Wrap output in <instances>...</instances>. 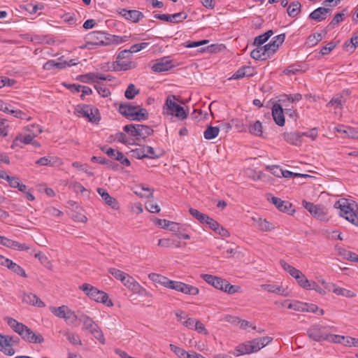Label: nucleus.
Wrapping results in <instances>:
<instances>
[{
    "label": "nucleus",
    "instance_id": "nucleus-1",
    "mask_svg": "<svg viewBox=\"0 0 358 358\" xmlns=\"http://www.w3.org/2000/svg\"><path fill=\"white\" fill-rule=\"evenodd\" d=\"M148 278L154 282L159 283L165 287L174 289L185 294L195 296L199 294V289L196 287L182 282L170 280L167 277L158 273H150Z\"/></svg>",
    "mask_w": 358,
    "mask_h": 358
},
{
    "label": "nucleus",
    "instance_id": "nucleus-2",
    "mask_svg": "<svg viewBox=\"0 0 358 358\" xmlns=\"http://www.w3.org/2000/svg\"><path fill=\"white\" fill-rule=\"evenodd\" d=\"M4 320L8 326L26 342L30 343H42L44 338L41 334H36L30 328L23 323L19 322L10 317H5Z\"/></svg>",
    "mask_w": 358,
    "mask_h": 358
},
{
    "label": "nucleus",
    "instance_id": "nucleus-3",
    "mask_svg": "<svg viewBox=\"0 0 358 358\" xmlns=\"http://www.w3.org/2000/svg\"><path fill=\"white\" fill-rule=\"evenodd\" d=\"M119 113L130 120H145L149 114L145 108L140 106H132L130 103H121L118 108Z\"/></svg>",
    "mask_w": 358,
    "mask_h": 358
},
{
    "label": "nucleus",
    "instance_id": "nucleus-4",
    "mask_svg": "<svg viewBox=\"0 0 358 358\" xmlns=\"http://www.w3.org/2000/svg\"><path fill=\"white\" fill-rule=\"evenodd\" d=\"M307 336L316 342L329 341L332 342L334 334L328 331V327L320 324L311 325L306 331Z\"/></svg>",
    "mask_w": 358,
    "mask_h": 358
},
{
    "label": "nucleus",
    "instance_id": "nucleus-5",
    "mask_svg": "<svg viewBox=\"0 0 358 358\" xmlns=\"http://www.w3.org/2000/svg\"><path fill=\"white\" fill-rule=\"evenodd\" d=\"M176 96L175 95H169L167 96L165 104L163 107L164 113L168 115L175 116L180 120L187 118L188 112L183 107L176 103Z\"/></svg>",
    "mask_w": 358,
    "mask_h": 358
},
{
    "label": "nucleus",
    "instance_id": "nucleus-6",
    "mask_svg": "<svg viewBox=\"0 0 358 358\" xmlns=\"http://www.w3.org/2000/svg\"><path fill=\"white\" fill-rule=\"evenodd\" d=\"M335 208L340 209L339 215L355 226H358V216L354 208L345 199H341L334 205Z\"/></svg>",
    "mask_w": 358,
    "mask_h": 358
},
{
    "label": "nucleus",
    "instance_id": "nucleus-7",
    "mask_svg": "<svg viewBox=\"0 0 358 358\" xmlns=\"http://www.w3.org/2000/svg\"><path fill=\"white\" fill-rule=\"evenodd\" d=\"M79 289L83 290L91 299L99 303L107 304L108 306H113L112 301L108 300V295L106 292L99 290L95 287L84 283L79 287Z\"/></svg>",
    "mask_w": 358,
    "mask_h": 358
},
{
    "label": "nucleus",
    "instance_id": "nucleus-8",
    "mask_svg": "<svg viewBox=\"0 0 358 358\" xmlns=\"http://www.w3.org/2000/svg\"><path fill=\"white\" fill-rule=\"evenodd\" d=\"M75 113L78 116L85 117L92 123H98L101 120L99 110L90 105L80 104L76 106Z\"/></svg>",
    "mask_w": 358,
    "mask_h": 358
},
{
    "label": "nucleus",
    "instance_id": "nucleus-9",
    "mask_svg": "<svg viewBox=\"0 0 358 358\" xmlns=\"http://www.w3.org/2000/svg\"><path fill=\"white\" fill-rule=\"evenodd\" d=\"M303 206L315 218L324 220L327 213V208L323 205H315L313 203L302 201Z\"/></svg>",
    "mask_w": 358,
    "mask_h": 358
},
{
    "label": "nucleus",
    "instance_id": "nucleus-10",
    "mask_svg": "<svg viewBox=\"0 0 358 358\" xmlns=\"http://www.w3.org/2000/svg\"><path fill=\"white\" fill-rule=\"evenodd\" d=\"M108 34L103 31H92L87 35V44L93 45H110L108 41Z\"/></svg>",
    "mask_w": 358,
    "mask_h": 358
},
{
    "label": "nucleus",
    "instance_id": "nucleus-11",
    "mask_svg": "<svg viewBox=\"0 0 358 358\" xmlns=\"http://www.w3.org/2000/svg\"><path fill=\"white\" fill-rule=\"evenodd\" d=\"M275 52L268 43L262 46L258 45L250 52V57L255 60H266L270 58Z\"/></svg>",
    "mask_w": 358,
    "mask_h": 358
},
{
    "label": "nucleus",
    "instance_id": "nucleus-12",
    "mask_svg": "<svg viewBox=\"0 0 358 358\" xmlns=\"http://www.w3.org/2000/svg\"><path fill=\"white\" fill-rule=\"evenodd\" d=\"M267 199L281 212L290 215L295 212V210L292 208V204L289 201H282L280 198L272 196L271 194L267 195Z\"/></svg>",
    "mask_w": 358,
    "mask_h": 358
},
{
    "label": "nucleus",
    "instance_id": "nucleus-13",
    "mask_svg": "<svg viewBox=\"0 0 358 358\" xmlns=\"http://www.w3.org/2000/svg\"><path fill=\"white\" fill-rule=\"evenodd\" d=\"M154 17L168 22L178 23L185 20L187 17V15L185 13L180 12L173 15L155 14Z\"/></svg>",
    "mask_w": 358,
    "mask_h": 358
},
{
    "label": "nucleus",
    "instance_id": "nucleus-14",
    "mask_svg": "<svg viewBox=\"0 0 358 358\" xmlns=\"http://www.w3.org/2000/svg\"><path fill=\"white\" fill-rule=\"evenodd\" d=\"M172 61L169 57H164L156 61V63L152 66V70L155 72H164L169 71L173 68Z\"/></svg>",
    "mask_w": 358,
    "mask_h": 358
},
{
    "label": "nucleus",
    "instance_id": "nucleus-15",
    "mask_svg": "<svg viewBox=\"0 0 358 358\" xmlns=\"http://www.w3.org/2000/svg\"><path fill=\"white\" fill-rule=\"evenodd\" d=\"M272 116L275 124L280 127L285 125L284 111L280 103H275L272 107Z\"/></svg>",
    "mask_w": 358,
    "mask_h": 358
},
{
    "label": "nucleus",
    "instance_id": "nucleus-16",
    "mask_svg": "<svg viewBox=\"0 0 358 358\" xmlns=\"http://www.w3.org/2000/svg\"><path fill=\"white\" fill-rule=\"evenodd\" d=\"M201 278L215 289L221 291L223 289V285L225 283V279L210 274H201Z\"/></svg>",
    "mask_w": 358,
    "mask_h": 358
},
{
    "label": "nucleus",
    "instance_id": "nucleus-17",
    "mask_svg": "<svg viewBox=\"0 0 358 358\" xmlns=\"http://www.w3.org/2000/svg\"><path fill=\"white\" fill-rule=\"evenodd\" d=\"M96 191L101 196L106 204L111 207L113 209H119L120 206L117 199L111 196L106 189L101 187H99L97 188Z\"/></svg>",
    "mask_w": 358,
    "mask_h": 358
},
{
    "label": "nucleus",
    "instance_id": "nucleus-18",
    "mask_svg": "<svg viewBox=\"0 0 358 358\" xmlns=\"http://www.w3.org/2000/svg\"><path fill=\"white\" fill-rule=\"evenodd\" d=\"M4 354L6 355L12 356L15 354V351L13 348L14 344H18L20 338L17 336H10L4 335Z\"/></svg>",
    "mask_w": 358,
    "mask_h": 358
},
{
    "label": "nucleus",
    "instance_id": "nucleus-19",
    "mask_svg": "<svg viewBox=\"0 0 358 358\" xmlns=\"http://www.w3.org/2000/svg\"><path fill=\"white\" fill-rule=\"evenodd\" d=\"M137 66V64L135 62L131 61H122V59H117L113 64V71H127L129 69H135Z\"/></svg>",
    "mask_w": 358,
    "mask_h": 358
},
{
    "label": "nucleus",
    "instance_id": "nucleus-20",
    "mask_svg": "<svg viewBox=\"0 0 358 358\" xmlns=\"http://www.w3.org/2000/svg\"><path fill=\"white\" fill-rule=\"evenodd\" d=\"M79 320L83 324V330L88 331L90 333L95 330L99 326L88 315L81 314Z\"/></svg>",
    "mask_w": 358,
    "mask_h": 358
},
{
    "label": "nucleus",
    "instance_id": "nucleus-21",
    "mask_svg": "<svg viewBox=\"0 0 358 358\" xmlns=\"http://www.w3.org/2000/svg\"><path fill=\"white\" fill-rule=\"evenodd\" d=\"M331 10L324 7H320L310 13L308 18L317 22H321L326 19L327 14L330 13Z\"/></svg>",
    "mask_w": 358,
    "mask_h": 358
},
{
    "label": "nucleus",
    "instance_id": "nucleus-22",
    "mask_svg": "<svg viewBox=\"0 0 358 358\" xmlns=\"http://www.w3.org/2000/svg\"><path fill=\"white\" fill-rule=\"evenodd\" d=\"M22 301L27 304L37 306L40 308H43L45 306L43 301H42L36 294L32 293L24 294L22 297Z\"/></svg>",
    "mask_w": 358,
    "mask_h": 358
},
{
    "label": "nucleus",
    "instance_id": "nucleus-23",
    "mask_svg": "<svg viewBox=\"0 0 358 358\" xmlns=\"http://www.w3.org/2000/svg\"><path fill=\"white\" fill-rule=\"evenodd\" d=\"M123 285L129 289L134 292H138L141 288L140 284L129 274L126 276L124 281L122 282Z\"/></svg>",
    "mask_w": 358,
    "mask_h": 358
},
{
    "label": "nucleus",
    "instance_id": "nucleus-24",
    "mask_svg": "<svg viewBox=\"0 0 358 358\" xmlns=\"http://www.w3.org/2000/svg\"><path fill=\"white\" fill-rule=\"evenodd\" d=\"M284 139L294 145H300L301 144V134L298 132L284 133Z\"/></svg>",
    "mask_w": 358,
    "mask_h": 358
},
{
    "label": "nucleus",
    "instance_id": "nucleus-25",
    "mask_svg": "<svg viewBox=\"0 0 358 358\" xmlns=\"http://www.w3.org/2000/svg\"><path fill=\"white\" fill-rule=\"evenodd\" d=\"M252 347L253 345L252 343V340L240 344L236 348V351L238 352L236 355L238 356L241 355L250 354L255 352L254 349H252Z\"/></svg>",
    "mask_w": 358,
    "mask_h": 358
},
{
    "label": "nucleus",
    "instance_id": "nucleus-26",
    "mask_svg": "<svg viewBox=\"0 0 358 358\" xmlns=\"http://www.w3.org/2000/svg\"><path fill=\"white\" fill-rule=\"evenodd\" d=\"M354 338L334 334L331 343H341L345 346H354Z\"/></svg>",
    "mask_w": 358,
    "mask_h": 358
},
{
    "label": "nucleus",
    "instance_id": "nucleus-27",
    "mask_svg": "<svg viewBox=\"0 0 358 358\" xmlns=\"http://www.w3.org/2000/svg\"><path fill=\"white\" fill-rule=\"evenodd\" d=\"M301 10V4L299 1H292L287 9V14L291 17H296Z\"/></svg>",
    "mask_w": 358,
    "mask_h": 358
},
{
    "label": "nucleus",
    "instance_id": "nucleus-28",
    "mask_svg": "<svg viewBox=\"0 0 358 358\" xmlns=\"http://www.w3.org/2000/svg\"><path fill=\"white\" fill-rule=\"evenodd\" d=\"M280 264L282 267V268L287 272H288L290 274V275H292L293 278H294L295 279L299 278V276L302 273L301 271L289 265L288 263H287L285 260L282 259L280 261Z\"/></svg>",
    "mask_w": 358,
    "mask_h": 358
},
{
    "label": "nucleus",
    "instance_id": "nucleus-29",
    "mask_svg": "<svg viewBox=\"0 0 358 358\" xmlns=\"http://www.w3.org/2000/svg\"><path fill=\"white\" fill-rule=\"evenodd\" d=\"M91 161L92 162H96V163H99V164H105L106 165L108 168L113 169V170H116L118 167V164L110 161V160H108L106 158H103V157H96V156H94L91 158Z\"/></svg>",
    "mask_w": 358,
    "mask_h": 358
},
{
    "label": "nucleus",
    "instance_id": "nucleus-30",
    "mask_svg": "<svg viewBox=\"0 0 358 358\" xmlns=\"http://www.w3.org/2000/svg\"><path fill=\"white\" fill-rule=\"evenodd\" d=\"M50 310L57 317L66 320L69 308L66 306H62L58 308L51 307Z\"/></svg>",
    "mask_w": 358,
    "mask_h": 358
},
{
    "label": "nucleus",
    "instance_id": "nucleus-31",
    "mask_svg": "<svg viewBox=\"0 0 358 358\" xmlns=\"http://www.w3.org/2000/svg\"><path fill=\"white\" fill-rule=\"evenodd\" d=\"M154 133V130L147 125L139 124L138 127V141L145 139L148 136H151Z\"/></svg>",
    "mask_w": 358,
    "mask_h": 358
},
{
    "label": "nucleus",
    "instance_id": "nucleus-32",
    "mask_svg": "<svg viewBox=\"0 0 358 358\" xmlns=\"http://www.w3.org/2000/svg\"><path fill=\"white\" fill-rule=\"evenodd\" d=\"M273 34V30L270 29V30H268L264 34L257 36V37H255V38L254 40V45L256 46L263 45L264 43H266L269 39V38Z\"/></svg>",
    "mask_w": 358,
    "mask_h": 358
},
{
    "label": "nucleus",
    "instance_id": "nucleus-33",
    "mask_svg": "<svg viewBox=\"0 0 358 358\" xmlns=\"http://www.w3.org/2000/svg\"><path fill=\"white\" fill-rule=\"evenodd\" d=\"M138 124H130L125 125L123 130L131 136L135 137V140L138 141Z\"/></svg>",
    "mask_w": 358,
    "mask_h": 358
},
{
    "label": "nucleus",
    "instance_id": "nucleus-34",
    "mask_svg": "<svg viewBox=\"0 0 358 358\" xmlns=\"http://www.w3.org/2000/svg\"><path fill=\"white\" fill-rule=\"evenodd\" d=\"M127 13V20H131L134 23H136L144 17L142 12L137 10H129Z\"/></svg>",
    "mask_w": 358,
    "mask_h": 358
},
{
    "label": "nucleus",
    "instance_id": "nucleus-35",
    "mask_svg": "<svg viewBox=\"0 0 358 358\" xmlns=\"http://www.w3.org/2000/svg\"><path fill=\"white\" fill-rule=\"evenodd\" d=\"M34 138L33 136L31 134H28L25 136H23L22 135H18L15 137V138L13 141V143L11 145V148H13L15 146H18V142H21L25 145L30 144L32 143V139Z\"/></svg>",
    "mask_w": 358,
    "mask_h": 358
},
{
    "label": "nucleus",
    "instance_id": "nucleus-36",
    "mask_svg": "<svg viewBox=\"0 0 358 358\" xmlns=\"http://www.w3.org/2000/svg\"><path fill=\"white\" fill-rule=\"evenodd\" d=\"M219 131L218 127L208 126L203 133L204 138L207 140H212L217 136Z\"/></svg>",
    "mask_w": 358,
    "mask_h": 358
},
{
    "label": "nucleus",
    "instance_id": "nucleus-37",
    "mask_svg": "<svg viewBox=\"0 0 358 358\" xmlns=\"http://www.w3.org/2000/svg\"><path fill=\"white\" fill-rule=\"evenodd\" d=\"M189 212L191 215H192L195 219L199 221L201 224H205V222L208 219L209 216L205 213H201L198 210L190 208L189 209Z\"/></svg>",
    "mask_w": 358,
    "mask_h": 358
},
{
    "label": "nucleus",
    "instance_id": "nucleus-38",
    "mask_svg": "<svg viewBox=\"0 0 358 358\" xmlns=\"http://www.w3.org/2000/svg\"><path fill=\"white\" fill-rule=\"evenodd\" d=\"M153 192L154 190L152 189L141 186L138 187L137 189L134 191V193L141 198H150L152 197Z\"/></svg>",
    "mask_w": 358,
    "mask_h": 358
},
{
    "label": "nucleus",
    "instance_id": "nucleus-39",
    "mask_svg": "<svg viewBox=\"0 0 358 358\" xmlns=\"http://www.w3.org/2000/svg\"><path fill=\"white\" fill-rule=\"evenodd\" d=\"M252 219L257 222L258 227L262 231H268L273 229V224L265 219L261 217H258L257 220L255 217H252Z\"/></svg>",
    "mask_w": 358,
    "mask_h": 358
},
{
    "label": "nucleus",
    "instance_id": "nucleus-40",
    "mask_svg": "<svg viewBox=\"0 0 358 358\" xmlns=\"http://www.w3.org/2000/svg\"><path fill=\"white\" fill-rule=\"evenodd\" d=\"M7 268L11 270L15 273L24 278H27L25 271L20 266L14 263L12 260H10V262L8 263Z\"/></svg>",
    "mask_w": 358,
    "mask_h": 358
},
{
    "label": "nucleus",
    "instance_id": "nucleus-41",
    "mask_svg": "<svg viewBox=\"0 0 358 358\" xmlns=\"http://www.w3.org/2000/svg\"><path fill=\"white\" fill-rule=\"evenodd\" d=\"M249 131L250 134L257 136H263L262 132V125L260 121L257 120L250 125L249 128Z\"/></svg>",
    "mask_w": 358,
    "mask_h": 358
},
{
    "label": "nucleus",
    "instance_id": "nucleus-42",
    "mask_svg": "<svg viewBox=\"0 0 358 358\" xmlns=\"http://www.w3.org/2000/svg\"><path fill=\"white\" fill-rule=\"evenodd\" d=\"M169 348L180 358H189V352L173 344H170Z\"/></svg>",
    "mask_w": 358,
    "mask_h": 358
},
{
    "label": "nucleus",
    "instance_id": "nucleus-43",
    "mask_svg": "<svg viewBox=\"0 0 358 358\" xmlns=\"http://www.w3.org/2000/svg\"><path fill=\"white\" fill-rule=\"evenodd\" d=\"M140 93V90L136 89L132 83L129 84L124 92V96L127 99H133L136 95Z\"/></svg>",
    "mask_w": 358,
    "mask_h": 358
},
{
    "label": "nucleus",
    "instance_id": "nucleus-44",
    "mask_svg": "<svg viewBox=\"0 0 358 358\" xmlns=\"http://www.w3.org/2000/svg\"><path fill=\"white\" fill-rule=\"evenodd\" d=\"M96 74L94 73H89L84 75H80L77 77V80H80V82L89 83L90 82L92 83H96Z\"/></svg>",
    "mask_w": 358,
    "mask_h": 358
},
{
    "label": "nucleus",
    "instance_id": "nucleus-45",
    "mask_svg": "<svg viewBox=\"0 0 358 358\" xmlns=\"http://www.w3.org/2000/svg\"><path fill=\"white\" fill-rule=\"evenodd\" d=\"M299 278H296L297 283L303 289H311V282L309 281L305 275L301 273V274L299 276Z\"/></svg>",
    "mask_w": 358,
    "mask_h": 358
},
{
    "label": "nucleus",
    "instance_id": "nucleus-46",
    "mask_svg": "<svg viewBox=\"0 0 358 358\" xmlns=\"http://www.w3.org/2000/svg\"><path fill=\"white\" fill-rule=\"evenodd\" d=\"M333 292L337 295H341L348 298H352L355 296V294L352 291L345 288L336 287L333 289Z\"/></svg>",
    "mask_w": 358,
    "mask_h": 358
},
{
    "label": "nucleus",
    "instance_id": "nucleus-47",
    "mask_svg": "<svg viewBox=\"0 0 358 358\" xmlns=\"http://www.w3.org/2000/svg\"><path fill=\"white\" fill-rule=\"evenodd\" d=\"M306 306H307V303L295 301L294 303H289L287 306V308L288 309H292L296 311L305 312Z\"/></svg>",
    "mask_w": 358,
    "mask_h": 358
},
{
    "label": "nucleus",
    "instance_id": "nucleus-48",
    "mask_svg": "<svg viewBox=\"0 0 358 358\" xmlns=\"http://www.w3.org/2000/svg\"><path fill=\"white\" fill-rule=\"evenodd\" d=\"M109 273L115 277L117 280H120L121 282L124 281L126 276L128 275L122 271L117 269L115 268H110L109 269Z\"/></svg>",
    "mask_w": 358,
    "mask_h": 358
},
{
    "label": "nucleus",
    "instance_id": "nucleus-49",
    "mask_svg": "<svg viewBox=\"0 0 358 358\" xmlns=\"http://www.w3.org/2000/svg\"><path fill=\"white\" fill-rule=\"evenodd\" d=\"M145 146L141 148H136L131 150L132 155L138 159H142L148 157L149 155L145 152Z\"/></svg>",
    "mask_w": 358,
    "mask_h": 358
},
{
    "label": "nucleus",
    "instance_id": "nucleus-50",
    "mask_svg": "<svg viewBox=\"0 0 358 358\" xmlns=\"http://www.w3.org/2000/svg\"><path fill=\"white\" fill-rule=\"evenodd\" d=\"M55 162V158L53 157H43L40 158L36 162V164H38L40 166H48L50 165L52 166L53 164Z\"/></svg>",
    "mask_w": 358,
    "mask_h": 358
},
{
    "label": "nucleus",
    "instance_id": "nucleus-51",
    "mask_svg": "<svg viewBox=\"0 0 358 358\" xmlns=\"http://www.w3.org/2000/svg\"><path fill=\"white\" fill-rule=\"evenodd\" d=\"M116 138L117 141L124 145H138L134 142V139H131V141L128 140L127 136L122 132L117 133L116 134Z\"/></svg>",
    "mask_w": 358,
    "mask_h": 358
},
{
    "label": "nucleus",
    "instance_id": "nucleus-52",
    "mask_svg": "<svg viewBox=\"0 0 358 358\" xmlns=\"http://www.w3.org/2000/svg\"><path fill=\"white\" fill-rule=\"evenodd\" d=\"M64 335L66 336L68 341L73 345H81L82 342L80 337L73 333L65 332Z\"/></svg>",
    "mask_w": 358,
    "mask_h": 358
},
{
    "label": "nucleus",
    "instance_id": "nucleus-53",
    "mask_svg": "<svg viewBox=\"0 0 358 358\" xmlns=\"http://www.w3.org/2000/svg\"><path fill=\"white\" fill-rule=\"evenodd\" d=\"M94 88L96 90L97 92L103 97H108L110 94V90L103 85L96 84L94 85Z\"/></svg>",
    "mask_w": 358,
    "mask_h": 358
},
{
    "label": "nucleus",
    "instance_id": "nucleus-54",
    "mask_svg": "<svg viewBox=\"0 0 358 358\" xmlns=\"http://www.w3.org/2000/svg\"><path fill=\"white\" fill-rule=\"evenodd\" d=\"M115 159L119 161L125 166H129L131 165V162L129 159L124 157V154L121 152L117 151Z\"/></svg>",
    "mask_w": 358,
    "mask_h": 358
},
{
    "label": "nucleus",
    "instance_id": "nucleus-55",
    "mask_svg": "<svg viewBox=\"0 0 358 358\" xmlns=\"http://www.w3.org/2000/svg\"><path fill=\"white\" fill-rule=\"evenodd\" d=\"M93 336L97 339L101 344H105V338L103 336V334L101 329V328L99 327L95 330L92 331L90 333Z\"/></svg>",
    "mask_w": 358,
    "mask_h": 358
},
{
    "label": "nucleus",
    "instance_id": "nucleus-56",
    "mask_svg": "<svg viewBox=\"0 0 358 358\" xmlns=\"http://www.w3.org/2000/svg\"><path fill=\"white\" fill-rule=\"evenodd\" d=\"M149 45V43L143 42L141 43L134 44L131 46V48L129 49L131 55L134 52H138L141 51V50L145 48Z\"/></svg>",
    "mask_w": 358,
    "mask_h": 358
},
{
    "label": "nucleus",
    "instance_id": "nucleus-57",
    "mask_svg": "<svg viewBox=\"0 0 358 358\" xmlns=\"http://www.w3.org/2000/svg\"><path fill=\"white\" fill-rule=\"evenodd\" d=\"M145 208L152 213H157L160 211L159 206L152 201L145 203Z\"/></svg>",
    "mask_w": 358,
    "mask_h": 358
},
{
    "label": "nucleus",
    "instance_id": "nucleus-58",
    "mask_svg": "<svg viewBox=\"0 0 358 358\" xmlns=\"http://www.w3.org/2000/svg\"><path fill=\"white\" fill-rule=\"evenodd\" d=\"M322 39V36L320 33H315L308 36V40L312 45H317Z\"/></svg>",
    "mask_w": 358,
    "mask_h": 358
},
{
    "label": "nucleus",
    "instance_id": "nucleus-59",
    "mask_svg": "<svg viewBox=\"0 0 358 358\" xmlns=\"http://www.w3.org/2000/svg\"><path fill=\"white\" fill-rule=\"evenodd\" d=\"M262 287L268 292L271 293H280L281 287L275 285L265 284L262 285Z\"/></svg>",
    "mask_w": 358,
    "mask_h": 358
},
{
    "label": "nucleus",
    "instance_id": "nucleus-60",
    "mask_svg": "<svg viewBox=\"0 0 358 358\" xmlns=\"http://www.w3.org/2000/svg\"><path fill=\"white\" fill-rule=\"evenodd\" d=\"M34 257L37 258L40 262L43 264L46 267H49V265H51L50 262L49 261L47 256L42 254L41 252H38L34 255Z\"/></svg>",
    "mask_w": 358,
    "mask_h": 358
},
{
    "label": "nucleus",
    "instance_id": "nucleus-61",
    "mask_svg": "<svg viewBox=\"0 0 358 358\" xmlns=\"http://www.w3.org/2000/svg\"><path fill=\"white\" fill-rule=\"evenodd\" d=\"M266 169H270L272 174L277 177H282L283 174V170L280 169L279 166L273 165L266 166Z\"/></svg>",
    "mask_w": 358,
    "mask_h": 358
},
{
    "label": "nucleus",
    "instance_id": "nucleus-62",
    "mask_svg": "<svg viewBox=\"0 0 358 358\" xmlns=\"http://www.w3.org/2000/svg\"><path fill=\"white\" fill-rule=\"evenodd\" d=\"M336 46V44L332 41L329 42L327 45L324 46L321 50L320 53L322 55H328L331 50H333Z\"/></svg>",
    "mask_w": 358,
    "mask_h": 358
},
{
    "label": "nucleus",
    "instance_id": "nucleus-63",
    "mask_svg": "<svg viewBox=\"0 0 358 358\" xmlns=\"http://www.w3.org/2000/svg\"><path fill=\"white\" fill-rule=\"evenodd\" d=\"M6 180L13 188H17L20 182V178L15 176H8Z\"/></svg>",
    "mask_w": 358,
    "mask_h": 358
},
{
    "label": "nucleus",
    "instance_id": "nucleus-64",
    "mask_svg": "<svg viewBox=\"0 0 358 358\" xmlns=\"http://www.w3.org/2000/svg\"><path fill=\"white\" fill-rule=\"evenodd\" d=\"M345 44L346 45L351 44L353 46L354 50L358 47V31L353 34V36L350 40V43H348V41H346Z\"/></svg>",
    "mask_w": 358,
    "mask_h": 358
}]
</instances>
